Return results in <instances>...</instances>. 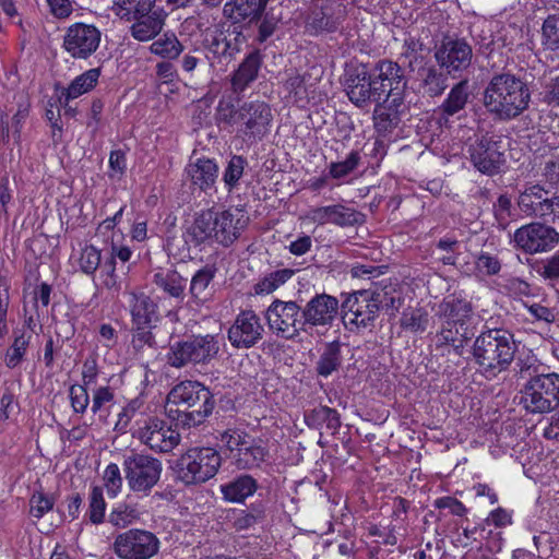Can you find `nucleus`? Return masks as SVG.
<instances>
[{"instance_id": "f257e3e1", "label": "nucleus", "mask_w": 559, "mask_h": 559, "mask_svg": "<svg viewBox=\"0 0 559 559\" xmlns=\"http://www.w3.org/2000/svg\"><path fill=\"white\" fill-rule=\"evenodd\" d=\"M531 91L526 82L513 73H497L483 92V105L496 120L510 121L527 110Z\"/></svg>"}, {"instance_id": "f03ea898", "label": "nucleus", "mask_w": 559, "mask_h": 559, "mask_svg": "<svg viewBox=\"0 0 559 559\" xmlns=\"http://www.w3.org/2000/svg\"><path fill=\"white\" fill-rule=\"evenodd\" d=\"M249 217L242 210H206L201 212L187 229L186 241L194 246L216 242L224 247L233 245L247 227Z\"/></svg>"}, {"instance_id": "7ed1b4c3", "label": "nucleus", "mask_w": 559, "mask_h": 559, "mask_svg": "<svg viewBox=\"0 0 559 559\" xmlns=\"http://www.w3.org/2000/svg\"><path fill=\"white\" fill-rule=\"evenodd\" d=\"M214 406L213 394L198 381H182L167 395V412L178 425L188 428L202 424L212 414Z\"/></svg>"}, {"instance_id": "20e7f679", "label": "nucleus", "mask_w": 559, "mask_h": 559, "mask_svg": "<svg viewBox=\"0 0 559 559\" xmlns=\"http://www.w3.org/2000/svg\"><path fill=\"white\" fill-rule=\"evenodd\" d=\"M518 350L514 336L504 329L483 331L472 346V360L487 378H495L508 370Z\"/></svg>"}, {"instance_id": "39448f33", "label": "nucleus", "mask_w": 559, "mask_h": 559, "mask_svg": "<svg viewBox=\"0 0 559 559\" xmlns=\"http://www.w3.org/2000/svg\"><path fill=\"white\" fill-rule=\"evenodd\" d=\"M215 119L218 124L238 126V133L248 140H261L270 131L272 109L265 102H245L238 108L230 102L219 100Z\"/></svg>"}, {"instance_id": "423d86ee", "label": "nucleus", "mask_w": 559, "mask_h": 559, "mask_svg": "<svg viewBox=\"0 0 559 559\" xmlns=\"http://www.w3.org/2000/svg\"><path fill=\"white\" fill-rule=\"evenodd\" d=\"M223 12L235 23L260 21V40L272 36L283 19L282 3L277 0H228L224 4Z\"/></svg>"}, {"instance_id": "0eeeda50", "label": "nucleus", "mask_w": 559, "mask_h": 559, "mask_svg": "<svg viewBox=\"0 0 559 559\" xmlns=\"http://www.w3.org/2000/svg\"><path fill=\"white\" fill-rule=\"evenodd\" d=\"M222 465L221 453L211 447L192 448L176 465L178 478L186 485L203 484L213 478Z\"/></svg>"}, {"instance_id": "6e6552de", "label": "nucleus", "mask_w": 559, "mask_h": 559, "mask_svg": "<svg viewBox=\"0 0 559 559\" xmlns=\"http://www.w3.org/2000/svg\"><path fill=\"white\" fill-rule=\"evenodd\" d=\"M520 405L530 414H546L559 407V374L532 377L521 390Z\"/></svg>"}, {"instance_id": "1a4fd4ad", "label": "nucleus", "mask_w": 559, "mask_h": 559, "mask_svg": "<svg viewBox=\"0 0 559 559\" xmlns=\"http://www.w3.org/2000/svg\"><path fill=\"white\" fill-rule=\"evenodd\" d=\"M218 352L217 335H195L186 341L175 342L166 355V360L174 368H183L189 364L204 365L215 358Z\"/></svg>"}, {"instance_id": "9d476101", "label": "nucleus", "mask_w": 559, "mask_h": 559, "mask_svg": "<svg viewBox=\"0 0 559 559\" xmlns=\"http://www.w3.org/2000/svg\"><path fill=\"white\" fill-rule=\"evenodd\" d=\"M122 469L129 489L147 496L160 479L163 464L154 456L130 452L123 456Z\"/></svg>"}, {"instance_id": "9b49d317", "label": "nucleus", "mask_w": 559, "mask_h": 559, "mask_svg": "<svg viewBox=\"0 0 559 559\" xmlns=\"http://www.w3.org/2000/svg\"><path fill=\"white\" fill-rule=\"evenodd\" d=\"M383 290H359L342 304V319L350 331L372 325L383 301Z\"/></svg>"}, {"instance_id": "f8f14e48", "label": "nucleus", "mask_w": 559, "mask_h": 559, "mask_svg": "<svg viewBox=\"0 0 559 559\" xmlns=\"http://www.w3.org/2000/svg\"><path fill=\"white\" fill-rule=\"evenodd\" d=\"M343 85L349 100L358 108H365L370 103H378L381 99L374 75L365 63H347Z\"/></svg>"}, {"instance_id": "ddd939ff", "label": "nucleus", "mask_w": 559, "mask_h": 559, "mask_svg": "<svg viewBox=\"0 0 559 559\" xmlns=\"http://www.w3.org/2000/svg\"><path fill=\"white\" fill-rule=\"evenodd\" d=\"M221 441L229 451V456L240 469H251L264 462L267 451L246 431L228 429Z\"/></svg>"}, {"instance_id": "4468645a", "label": "nucleus", "mask_w": 559, "mask_h": 559, "mask_svg": "<svg viewBox=\"0 0 559 559\" xmlns=\"http://www.w3.org/2000/svg\"><path fill=\"white\" fill-rule=\"evenodd\" d=\"M159 546L154 533L131 528L115 537L112 551L119 559H151L158 554Z\"/></svg>"}, {"instance_id": "2eb2a0df", "label": "nucleus", "mask_w": 559, "mask_h": 559, "mask_svg": "<svg viewBox=\"0 0 559 559\" xmlns=\"http://www.w3.org/2000/svg\"><path fill=\"white\" fill-rule=\"evenodd\" d=\"M270 329L278 336L293 340L306 332L301 307L296 301L275 299L265 313Z\"/></svg>"}, {"instance_id": "dca6fc26", "label": "nucleus", "mask_w": 559, "mask_h": 559, "mask_svg": "<svg viewBox=\"0 0 559 559\" xmlns=\"http://www.w3.org/2000/svg\"><path fill=\"white\" fill-rule=\"evenodd\" d=\"M433 57L439 67L456 79L472 66L473 48L464 38L447 36L436 47Z\"/></svg>"}, {"instance_id": "f3484780", "label": "nucleus", "mask_w": 559, "mask_h": 559, "mask_svg": "<svg viewBox=\"0 0 559 559\" xmlns=\"http://www.w3.org/2000/svg\"><path fill=\"white\" fill-rule=\"evenodd\" d=\"M513 242L516 248L528 254L546 252L558 245L559 233L548 225L530 223L515 230Z\"/></svg>"}, {"instance_id": "a211bd4d", "label": "nucleus", "mask_w": 559, "mask_h": 559, "mask_svg": "<svg viewBox=\"0 0 559 559\" xmlns=\"http://www.w3.org/2000/svg\"><path fill=\"white\" fill-rule=\"evenodd\" d=\"M99 29L85 23H74L68 27L62 47L74 59H87L99 47Z\"/></svg>"}, {"instance_id": "6ab92c4d", "label": "nucleus", "mask_w": 559, "mask_h": 559, "mask_svg": "<svg viewBox=\"0 0 559 559\" xmlns=\"http://www.w3.org/2000/svg\"><path fill=\"white\" fill-rule=\"evenodd\" d=\"M133 437L151 450L163 453L171 451L180 440L176 430L157 418L145 419L143 426L133 432Z\"/></svg>"}, {"instance_id": "aec40b11", "label": "nucleus", "mask_w": 559, "mask_h": 559, "mask_svg": "<svg viewBox=\"0 0 559 559\" xmlns=\"http://www.w3.org/2000/svg\"><path fill=\"white\" fill-rule=\"evenodd\" d=\"M264 328L252 310L241 311L228 330V340L236 348H250L262 340Z\"/></svg>"}, {"instance_id": "412c9836", "label": "nucleus", "mask_w": 559, "mask_h": 559, "mask_svg": "<svg viewBox=\"0 0 559 559\" xmlns=\"http://www.w3.org/2000/svg\"><path fill=\"white\" fill-rule=\"evenodd\" d=\"M468 153L474 167L484 175L498 174L504 163L503 153L500 152L498 142L486 135L471 144Z\"/></svg>"}, {"instance_id": "4be33fe9", "label": "nucleus", "mask_w": 559, "mask_h": 559, "mask_svg": "<svg viewBox=\"0 0 559 559\" xmlns=\"http://www.w3.org/2000/svg\"><path fill=\"white\" fill-rule=\"evenodd\" d=\"M307 217L317 225L333 224L342 228L362 225L366 221L362 213L341 203L310 209Z\"/></svg>"}, {"instance_id": "5701e85b", "label": "nucleus", "mask_w": 559, "mask_h": 559, "mask_svg": "<svg viewBox=\"0 0 559 559\" xmlns=\"http://www.w3.org/2000/svg\"><path fill=\"white\" fill-rule=\"evenodd\" d=\"M338 300L329 294H316L301 308L306 332L313 326L332 325L338 312Z\"/></svg>"}, {"instance_id": "b1692460", "label": "nucleus", "mask_w": 559, "mask_h": 559, "mask_svg": "<svg viewBox=\"0 0 559 559\" xmlns=\"http://www.w3.org/2000/svg\"><path fill=\"white\" fill-rule=\"evenodd\" d=\"M243 41V35L236 29H215L206 34L204 46L214 60L229 62L240 51Z\"/></svg>"}, {"instance_id": "393cba45", "label": "nucleus", "mask_w": 559, "mask_h": 559, "mask_svg": "<svg viewBox=\"0 0 559 559\" xmlns=\"http://www.w3.org/2000/svg\"><path fill=\"white\" fill-rule=\"evenodd\" d=\"M471 84L467 79L455 83L438 107L440 121L448 122L453 117L460 119L465 116L466 106L471 102Z\"/></svg>"}, {"instance_id": "a878e982", "label": "nucleus", "mask_w": 559, "mask_h": 559, "mask_svg": "<svg viewBox=\"0 0 559 559\" xmlns=\"http://www.w3.org/2000/svg\"><path fill=\"white\" fill-rule=\"evenodd\" d=\"M451 74L437 64L421 67L417 73L418 91L423 96L439 97L449 87Z\"/></svg>"}, {"instance_id": "bb28decb", "label": "nucleus", "mask_w": 559, "mask_h": 559, "mask_svg": "<svg viewBox=\"0 0 559 559\" xmlns=\"http://www.w3.org/2000/svg\"><path fill=\"white\" fill-rule=\"evenodd\" d=\"M186 178L202 191L212 188L218 177V166L214 159L198 157L185 168Z\"/></svg>"}, {"instance_id": "cd10ccee", "label": "nucleus", "mask_w": 559, "mask_h": 559, "mask_svg": "<svg viewBox=\"0 0 559 559\" xmlns=\"http://www.w3.org/2000/svg\"><path fill=\"white\" fill-rule=\"evenodd\" d=\"M377 74L374 75L376 84L380 88L381 97L384 93L396 90L405 91L407 81L403 70L397 62L391 60H380L374 67Z\"/></svg>"}, {"instance_id": "c85d7f7f", "label": "nucleus", "mask_w": 559, "mask_h": 559, "mask_svg": "<svg viewBox=\"0 0 559 559\" xmlns=\"http://www.w3.org/2000/svg\"><path fill=\"white\" fill-rule=\"evenodd\" d=\"M261 66L260 52L258 50L250 52L231 74V91L242 94L257 80Z\"/></svg>"}, {"instance_id": "c756f323", "label": "nucleus", "mask_w": 559, "mask_h": 559, "mask_svg": "<svg viewBox=\"0 0 559 559\" xmlns=\"http://www.w3.org/2000/svg\"><path fill=\"white\" fill-rule=\"evenodd\" d=\"M130 26L131 36L139 41H148L155 38L163 29L165 16L158 9L133 17Z\"/></svg>"}, {"instance_id": "7c9ffc66", "label": "nucleus", "mask_w": 559, "mask_h": 559, "mask_svg": "<svg viewBox=\"0 0 559 559\" xmlns=\"http://www.w3.org/2000/svg\"><path fill=\"white\" fill-rule=\"evenodd\" d=\"M133 325H152L157 320V305L144 293H131L129 300Z\"/></svg>"}, {"instance_id": "2f4dec72", "label": "nucleus", "mask_w": 559, "mask_h": 559, "mask_svg": "<svg viewBox=\"0 0 559 559\" xmlns=\"http://www.w3.org/2000/svg\"><path fill=\"white\" fill-rule=\"evenodd\" d=\"M304 420L309 428L320 430L325 427L331 435H335L341 427L337 411L322 405L305 411Z\"/></svg>"}, {"instance_id": "473e14b6", "label": "nucleus", "mask_w": 559, "mask_h": 559, "mask_svg": "<svg viewBox=\"0 0 559 559\" xmlns=\"http://www.w3.org/2000/svg\"><path fill=\"white\" fill-rule=\"evenodd\" d=\"M258 489L257 480L248 474H242L226 484L221 485L223 498L228 502H243Z\"/></svg>"}, {"instance_id": "72a5a7b5", "label": "nucleus", "mask_w": 559, "mask_h": 559, "mask_svg": "<svg viewBox=\"0 0 559 559\" xmlns=\"http://www.w3.org/2000/svg\"><path fill=\"white\" fill-rule=\"evenodd\" d=\"M473 335V329L468 324L442 321L437 342L440 345H450L459 352Z\"/></svg>"}, {"instance_id": "f704fd0d", "label": "nucleus", "mask_w": 559, "mask_h": 559, "mask_svg": "<svg viewBox=\"0 0 559 559\" xmlns=\"http://www.w3.org/2000/svg\"><path fill=\"white\" fill-rule=\"evenodd\" d=\"M439 313L442 321L468 324L472 306L465 299L450 295L440 304Z\"/></svg>"}, {"instance_id": "c9c22d12", "label": "nucleus", "mask_w": 559, "mask_h": 559, "mask_svg": "<svg viewBox=\"0 0 559 559\" xmlns=\"http://www.w3.org/2000/svg\"><path fill=\"white\" fill-rule=\"evenodd\" d=\"M216 269L213 265H205L195 272L190 282L189 292L191 297L200 302L209 300L213 294L211 286L215 277Z\"/></svg>"}, {"instance_id": "e433bc0d", "label": "nucleus", "mask_w": 559, "mask_h": 559, "mask_svg": "<svg viewBox=\"0 0 559 559\" xmlns=\"http://www.w3.org/2000/svg\"><path fill=\"white\" fill-rule=\"evenodd\" d=\"M346 17V8L338 4L333 10H322L313 15L310 22L316 32H335Z\"/></svg>"}, {"instance_id": "4c0bfd02", "label": "nucleus", "mask_w": 559, "mask_h": 559, "mask_svg": "<svg viewBox=\"0 0 559 559\" xmlns=\"http://www.w3.org/2000/svg\"><path fill=\"white\" fill-rule=\"evenodd\" d=\"M294 274L295 271L292 269H281L270 272L259 278L253 285V293L258 296L270 295L287 283Z\"/></svg>"}, {"instance_id": "58836bf2", "label": "nucleus", "mask_w": 559, "mask_h": 559, "mask_svg": "<svg viewBox=\"0 0 559 559\" xmlns=\"http://www.w3.org/2000/svg\"><path fill=\"white\" fill-rule=\"evenodd\" d=\"M342 360L340 343H329L324 346L323 352L316 364V370L319 376L328 378L341 367Z\"/></svg>"}, {"instance_id": "ea45409f", "label": "nucleus", "mask_w": 559, "mask_h": 559, "mask_svg": "<svg viewBox=\"0 0 559 559\" xmlns=\"http://www.w3.org/2000/svg\"><path fill=\"white\" fill-rule=\"evenodd\" d=\"M154 284L170 297L182 300L185 297L186 280L175 271L154 274Z\"/></svg>"}, {"instance_id": "a19ab883", "label": "nucleus", "mask_w": 559, "mask_h": 559, "mask_svg": "<svg viewBox=\"0 0 559 559\" xmlns=\"http://www.w3.org/2000/svg\"><path fill=\"white\" fill-rule=\"evenodd\" d=\"M150 51L165 60H176L182 53L183 45L175 34L166 33L151 44Z\"/></svg>"}, {"instance_id": "79ce46f5", "label": "nucleus", "mask_w": 559, "mask_h": 559, "mask_svg": "<svg viewBox=\"0 0 559 559\" xmlns=\"http://www.w3.org/2000/svg\"><path fill=\"white\" fill-rule=\"evenodd\" d=\"M153 9H155V0H114L112 5L115 13L127 21L150 13Z\"/></svg>"}, {"instance_id": "37998d69", "label": "nucleus", "mask_w": 559, "mask_h": 559, "mask_svg": "<svg viewBox=\"0 0 559 559\" xmlns=\"http://www.w3.org/2000/svg\"><path fill=\"white\" fill-rule=\"evenodd\" d=\"M99 75L100 70L98 68H94L76 76L69 87L62 93L66 100L68 102L70 99L78 98L82 94L90 92L96 85Z\"/></svg>"}, {"instance_id": "c03bdc74", "label": "nucleus", "mask_w": 559, "mask_h": 559, "mask_svg": "<svg viewBox=\"0 0 559 559\" xmlns=\"http://www.w3.org/2000/svg\"><path fill=\"white\" fill-rule=\"evenodd\" d=\"M546 191L540 185H525L518 198V206L522 213L531 217L535 207L546 198Z\"/></svg>"}, {"instance_id": "a18cd8bd", "label": "nucleus", "mask_w": 559, "mask_h": 559, "mask_svg": "<svg viewBox=\"0 0 559 559\" xmlns=\"http://www.w3.org/2000/svg\"><path fill=\"white\" fill-rule=\"evenodd\" d=\"M401 117L380 105H376L373 110V127L378 134L386 135L391 133L400 123Z\"/></svg>"}, {"instance_id": "49530a36", "label": "nucleus", "mask_w": 559, "mask_h": 559, "mask_svg": "<svg viewBox=\"0 0 559 559\" xmlns=\"http://www.w3.org/2000/svg\"><path fill=\"white\" fill-rule=\"evenodd\" d=\"M31 334L23 332L21 335L15 336L12 345L8 348L5 353V366L10 369H14L17 367L27 350L29 345Z\"/></svg>"}, {"instance_id": "de8ad7c7", "label": "nucleus", "mask_w": 559, "mask_h": 559, "mask_svg": "<svg viewBox=\"0 0 559 559\" xmlns=\"http://www.w3.org/2000/svg\"><path fill=\"white\" fill-rule=\"evenodd\" d=\"M542 44L546 49L559 50V14L546 17L542 26Z\"/></svg>"}, {"instance_id": "09e8293b", "label": "nucleus", "mask_w": 559, "mask_h": 559, "mask_svg": "<svg viewBox=\"0 0 559 559\" xmlns=\"http://www.w3.org/2000/svg\"><path fill=\"white\" fill-rule=\"evenodd\" d=\"M421 51L423 43L419 39L409 36L404 40L400 59L404 66L414 71L415 66L423 60Z\"/></svg>"}, {"instance_id": "8fccbe9b", "label": "nucleus", "mask_w": 559, "mask_h": 559, "mask_svg": "<svg viewBox=\"0 0 559 559\" xmlns=\"http://www.w3.org/2000/svg\"><path fill=\"white\" fill-rule=\"evenodd\" d=\"M246 165L247 160L245 157L240 155L231 156L223 174V181L228 191H231L238 185Z\"/></svg>"}, {"instance_id": "3c124183", "label": "nucleus", "mask_w": 559, "mask_h": 559, "mask_svg": "<svg viewBox=\"0 0 559 559\" xmlns=\"http://www.w3.org/2000/svg\"><path fill=\"white\" fill-rule=\"evenodd\" d=\"M131 344L136 352H144L146 348L156 349L157 342L152 332V325H133Z\"/></svg>"}, {"instance_id": "603ef678", "label": "nucleus", "mask_w": 559, "mask_h": 559, "mask_svg": "<svg viewBox=\"0 0 559 559\" xmlns=\"http://www.w3.org/2000/svg\"><path fill=\"white\" fill-rule=\"evenodd\" d=\"M102 263V253L93 245H86L80 253L79 266L86 275H94Z\"/></svg>"}, {"instance_id": "864d4df0", "label": "nucleus", "mask_w": 559, "mask_h": 559, "mask_svg": "<svg viewBox=\"0 0 559 559\" xmlns=\"http://www.w3.org/2000/svg\"><path fill=\"white\" fill-rule=\"evenodd\" d=\"M106 502L100 487H93L90 493L88 519L94 524H100L105 518Z\"/></svg>"}, {"instance_id": "5fc2aeb1", "label": "nucleus", "mask_w": 559, "mask_h": 559, "mask_svg": "<svg viewBox=\"0 0 559 559\" xmlns=\"http://www.w3.org/2000/svg\"><path fill=\"white\" fill-rule=\"evenodd\" d=\"M436 248L443 252L439 260L444 265H455L461 254V242L454 238L444 237L437 241Z\"/></svg>"}, {"instance_id": "6e6d98bb", "label": "nucleus", "mask_w": 559, "mask_h": 559, "mask_svg": "<svg viewBox=\"0 0 559 559\" xmlns=\"http://www.w3.org/2000/svg\"><path fill=\"white\" fill-rule=\"evenodd\" d=\"M360 155L357 151H352L345 160L331 163L329 174L334 179H341L349 175L359 164Z\"/></svg>"}, {"instance_id": "4d7b16f0", "label": "nucleus", "mask_w": 559, "mask_h": 559, "mask_svg": "<svg viewBox=\"0 0 559 559\" xmlns=\"http://www.w3.org/2000/svg\"><path fill=\"white\" fill-rule=\"evenodd\" d=\"M138 518L136 510L127 504H119L108 515V522L119 528H124Z\"/></svg>"}, {"instance_id": "13d9d810", "label": "nucleus", "mask_w": 559, "mask_h": 559, "mask_svg": "<svg viewBox=\"0 0 559 559\" xmlns=\"http://www.w3.org/2000/svg\"><path fill=\"white\" fill-rule=\"evenodd\" d=\"M55 504V499L41 491H36L29 499V513L36 519L43 518Z\"/></svg>"}, {"instance_id": "bf43d9fd", "label": "nucleus", "mask_w": 559, "mask_h": 559, "mask_svg": "<svg viewBox=\"0 0 559 559\" xmlns=\"http://www.w3.org/2000/svg\"><path fill=\"white\" fill-rule=\"evenodd\" d=\"M142 405L143 402L140 399L131 400L119 413L115 430L120 433L127 432L131 420L135 417Z\"/></svg>"}, {"instance_id": "052dcab7", "label": "nucleus", "mask_w": 559, "mask_h": 559, "mask_svg": "<svg viewBox=\"0 0 559 559\" xmlns=\"http://www.w3.org/2000/svg\"><path fill=\"white\" fill-rule=\"evenodd\" d=\"M69 396L73 412L83 414L90 404V395L85 385L73 384L70 386Z\"/></svg>"}, {"instance_id": "680f3d73", "label": "nucleus", "mask_w": 559, "mask_h": 559, "mask_svg": "<svg viewBox=\"0 0 559 559\" xmlns=\"http://www.w3.org/2000/svg\"><path fill=\"white\" fill-rule=\"evenodd\" d=\"M104 484L109 496L115 497L121 490L122 477L117 464L110 463L104 471Z\"/></svg>"}, {"instance_id": "e2e57ef3", "label": "nucleus", "mask_w": 559, "mask_h": 559, "mask_svg": "<svg viewBox=\"0 0 559 559\" xmlns=\"http://www.w3.org/2000/svg\"><path fill=\"white\" fill-rule=\"evenodd\" d=\"M495 217L498 225L506 228L512 217V200L507 194H501L493 205Z\"/></svg>"}, {"instance_id": "0e129e2a", "label": "nucleus", "mask_w": 559, "mask_h": 559, "mask_svg": "<svg viewBox=\"0 0 559 559\" xmlns=\"http://www.w3.org/2000/svg\"><path fill=\"white\" fill-rule=\"evenodd\" d=\"M477 270L488 276L497 275L501 270V262L488 252H481L476 260Z\"/></svg>"}, {"instance_id": "69168bd1", "label": "nucleus", "mask_w": 559, "mask_h": 559, "mask_svg": "<svg viewBox=\"0 0 559 559\" xmlns=\"http://www.w3.org/2000/svg\"><path fill=\"white\" fill-rule=\"evenodd\" d=\"M384 95H385V98L383 99V102L382 103L378 102L377 104L384 107L385 109H389L392 112H395L399 116H401V114L405 109V103H404L405 91L393 90V91L384 93Z\"/></svg>"}, {"instance_id": "338daca9", "label": "nucleus", "mask_w": 559, "mask_h": 559, "mask_svg": "<svg viewBox=\"0 0 559 559\" xmlns=\"http://www.w3.org/2000/svg\"><path fill=\"white\" fill-rule=\"evenodd\" d=\"M555 213H559V195L552 198H545L535 211L532 212L531 217L546 218Z\"/></svg>"}, {"instance_id": "774afa93", "label": "nucleus", "mask_w": 559, "mask_h": 559, "mask_svg": "<svg viewBox=\"0 0 559 559\" xmlns=\"http://www.w3.org/2000/svg\"><path fill=\"white\" fill-rule=\"evenodd\" d=\"M539 274L543 278L548 281L559 280V250L544 262Z\"/></svg>"}]
</instances>
